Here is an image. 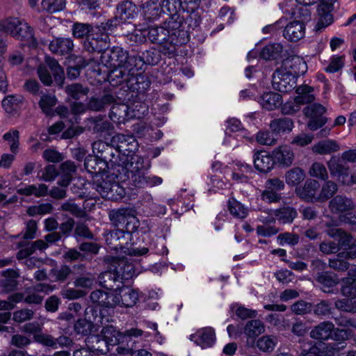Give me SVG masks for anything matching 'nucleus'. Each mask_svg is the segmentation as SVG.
<instances>
[{
    "mask_svg": "<svg viewBox=\"0 0 356 356\" xmlns=\"http://www.w3.org/2000/svg\"><path fill=\"white\" fill-rule=\"evenodd\" d=\"M128 52L120 47L105 49L100 56L101 63L106 67L108 81L113 86L125 84L128 99L134 97V65L130 62Z\"/></svg>",
    "mask_w": 356,
    "mask_h": 356,
    "instance_id": "obj_1",
    "label": "nucleus"
},
{
    "mask_svg": "<svg viewBox=\"0 0 356 356\" xmlns=\"http://www.w3.org/2000/svg\"><path fill=\"white\" fill-rule=\"evenodd\" d=\"M134 210L121 209L110 213L111 220L117 226L124 225L123 229L110 230L104 234L108 247L114 250H120L127 255L134 254V243H131L134 233Z\"/></svg>",
    "mask_w": 356,
    "mask_h": 356,
    "instance_id": "obj_2",
    "label": "nucleus"
},
{
    "mask_svg": "<svg viewBox=\"0 0 356 356\" xmlns=\"http://www.w3.org/2000/svg\"><path fill=\"white\" fill-rule=\"evenodd\" d=\"M104 309H100L99 316H96L94 318L97 324L99 323L103 327L99 335L108 341L111 346L119 344L117 352L120 355L132 356L134 341H131V337L134 335V328L124 334L118 332L113 325L108 324L113 321V318L110 314L106 315Z\"/></svg>",
    "mask_w": 356,
    "mask_h": 356,
    "instance_id": "obj_3",
    "label": "nucleus"
},
{
    "mask_svg": "<svg viewBox=\"0 0 356 356\" xmlns=\"http://www.w3.org/2000/svg\"><path fill=\"white\" fill-rule=\"evenodd\" d=\"M119 141L118 149L123 153L120 159L121 163L109 166L108 172L111 178H114L126 186H131V179L134 177V151L130 147L132 146L131 142H129L124 136L119 137Z\"/></svg>",
    "mask_w": 356,
    "mask_h": 356,
    "instance_id": "obj_4",
    "label": "nucleus"
},
{
    "mask_svg": "<svg viewBox=\"0 0 356 356\" xmlns=\"http://www.w3.org/2000/svg\"><path fill=\"white\" fill-rule=\"evenodd\" d=\"M37 74L40 81L47 86H50L54 81L58 87H63L65 81L63 68L58 62L49 56L46 57L45 63L39 65Z\"/></svg>",
    "mask_w": 356,
    "mask_h": 356,
    "instance_id": "obj_5",
    "label": "nucleus"
},
{
    "mask_svg": "<svg viewBox=\"0 0 356 356\" xmlns=\"http://www.w3.org/2000/svg\"><path fill=\"white\" fill-rule=\"evenodd\" d=\"M169 36L163 45V54L173 57L176 54L177 46L187 43L189 40V31L182 27L181 20H170L168 22Z\"/></svg>",
    "mask_w": 356,
    "mask_h": 356,
    "instance_id": "obj_6",
    "label": "nucleus"
},
{
    "mask_svg": "<svg viewBox=\"0 0 356 356\" xmlns=\"http://www.w3.org/2000/svg\"><path fill=\"white\" fill-rule=\"evenodd\" d=\"M0 31L9 33L22 41H31L34 38L33 29L23 19L10 17L0 22Z\"/></svg>",
    "mask_w": 356,
    "mask_h": 356,
    "instance_id": "obj_7",
    "label": "nucleus"
},
{
    "mask_svg": "<svg viewBox=\"0 0 356 356\" xmlns=\"http://www.w3.org/2000/svg\"><path fill=\"white\" fill-rule=\"evenodd\" d=\"M139 26L135 25V42H144L147 38L151 42L159 44L161 47V51L163 53V45L167 43L169 36L168 28L151 26L143 29Z\"/></svg>",
    "mask_w": 356,
    "mask_h": 356,
    "instance_id": "obj_8",
    "label": "nucleus"
},
{
    "mask_svg": "<svg viewBox=\"0 0 356 356\" xmlns=\"http://www.w3.org/2000/svg\"><path fill=\"white\" fill-rule=\"evenodd\" d=\"M137 156L135 161V187H152L162 183V179L159 177L146 176L145 171L150 167V161L147 156Z\"/></svg>",
    "mask_w": 356,
    "mask_h": 356,
    "instance_id": "obj_9",
    "label": "nucleus"
},
{
    "mask_svg": "<svg viewBox=\"0 0 356 356\" xmlns=\"http://www.w3.org/2000/svg\"><path fill=\"white\" fill-rule=\"evenodd\" d=\"M326 111V108L318 103H313L305 107L303 113L309 119L307 128L314 131L323 127L329 121L324 115Z\"/></svg>",
    "mask_w": 356,
    "mask_h": 356,
    "instance_id": "obj_10",
    "label": "nucleus"
},
{
    "mask_svg": "<svg viewBox=\"0 0 356 356\" xmlns=\"http://www.w3.org/2000/svg\"><path fill=\"white\" fill-rule=\"evenodd\" d=\"M104 261L110 265V269L116 272L119 277H120V282L129 281L134 277V264L129 262L127 259L122 257L118 259L113 257H106Z\"/></svg>",
    "mask_w": 356,
    "mask_h": 356,
    "instance_id": "obj_11",
    "label": "nucleus"
},
{
    "mask_svg": "<svg viewBox=\"0 0 356 356\" xmlns=\"http://www.w3.org/2000/svg\"><path fill=\"white\" fill-rule=\"evenodd\" d=\"M327 165L332 177H335L343 185L348 186L350 168L340 157L332 156Z\"/></svg>",
    "mask_w": 356,
    "mask_h": 356,
    "instance_id": "obj_12",
    "label": "nucleus"
},
{
    "mask_svg": "<svg viewBox=\"0 0 356 356\" xmlns=\"http://www.w3.org/2000/svg\"><path fill=\"white\" fill-rule=\"evenodd\" d=\"M292 75L278 67L272 75L273 88L281 92L286 93L294 88V81Z\"/></svg>",
    "mask_w": 356,
    "mask_h": 356,
    "instance_id": "obj_13",
    "label": "nucleus"
},
{
    "mask_svg": "<svg viewBox=\"0 0 356 356\" xmlns=\"http://www.w3.org/2000/svg\"><path fill=\"white\" fill-rule=\"evenodd\" d=\"M95 35H91L86 38L83 43V50L90 54H102V52L109 47L110 38L106 35H101L95 33Z\"/></svg>",
    "mask_w": 356,
    "mask_h": 356,
    "instance_id": "obj_14",
    "label": "nucleus"
},
{
    "mask_svg": "<svg viewBox=\"0 0 356 356\" xmlns=\"http://www.w3.org/2000/svg\"><path fill=\"white\" fill-rule=\"evenodd\" d=\"M280 68L293 76H298L306 72L307 66L302 57L293 55L285 58Z\"/></svg>",
    "mask_w": 356,
    "mask_h": 356,
    "instance_id": "obj_15",
    "label": "nucleus"
},
{
    "mask_svg": "<svg viewBox=\"0 0 356 356\" xmlns=\"http://www.w3.org/2000/svg\"><path fill=\"white\" fill-rule=\"evenodd\" d=\"M319 182L313 179H308L301 187L296 188L297 195L307 202H318L317 193L320 188Z\"/></svg>",
    "mask_w": 356,
    "mask_h": 356,
    "instance_id": "obj_16",
    "label": "nucleus"
},
{
    "mask_svg": "<svg viewBox=\"0 0 356 356\" xmlns=\"http://www.w3.org/2000/svg\"><path fill=\"white\" fill-rule=\"evenodd\" d=\"M190 339L202 348H207L213 346L216 341V333L211 327H207L198 330L195 333L190 336Z\"/></svg>",
    "mask_w": 356,
    "mask_h": 356,
    "instance_id": "obj_17",
    "label": "nucleus"
},
{
    "mask_svg": "<svg viewBox=\"0 0 356 356\" xmlns=\"http://www.w3.org/2000/svg\"><path fill=\"white\" fill-rule=\"evenodd\" d=\"M109 118L115 123H125L134 118V109L127 104H113Z\"/></svg>",
    "mask_w": 356,
    "mask_h": 356,
    "instance_id": "obj_18",
    "label": "nucleus"
},
{
    "mask_svg": "<svg viewBox=\"0 0 356 356\" xmlns=\"http://www.w3.org/2000/svg\"><path fill=\"white\" fill-rule=\"evenodd\" d=\"M339 220L331 218L323 222L324 232L331 238L343 239L342 245H349L350 236L342 229L339 228Z\"/></svg>",
    "mask_w": 356,
    "mask_h": 356,
    "instance_id": "obj_19",
    "label": "nucleus"
},
{
    "mask_svg": "<svg viewBox=\"0 0 356 356\" xmlns=\"http://www.w3.org/2000/svg\"><path fill=\"white\" fill-rule=\"evenodd\" d=\"M254 166L262 173L271 171L275 164L273 155L266 151H257L253 156Z\"/></svg>",
    "mask_w": 356,
    "mask_h": 356,
    "instance_id": "obj_20",
    "label": "nucleus"
},
{
    "mask_svg": "<svg viewBox=\"0 0 356 356\" xmlns=\"http://www.w3.org/2000/svg\"><path fill=\"white\" fill-rule=\"evenodd\" d=\"M49 49L56 55H70L74 49V42L69 38H56L49 44Z\"/></svg>",
    "mask_w": 356,
    "mask_h": 356,
    "instance_id": "obj_21",
    "label": "nucleus"
},
{
    "mask_svg": "<svg viewBox=\"0 0 356 356\" xmlns=\"http://www.w3.org/2000/svg\"><path fill=\"white\" fill-rule=\"evenodd\" d=\"M354 207L355 204L351 199L341 195H336L329 202L330 211L339 215L351 211Z\"/></svg>",
    "mask_w": 356,
    "mask_h": 356,
    "instance_id": "obj_22",
    "label": "nucleus"
},
{
    "mask_svg": "<svg viewBox=\"0 0 356 356\" xmlns=\"http://www.w3.org/2000/svg\"><path fill=\"white\" fill-rule=\"evenodd\" d=\"M305 34V26L303 22L293 21L287 24L283 31L284 37L291 42H297Z\"/></svg>",
    "mask_w": 356,
    "mask_h": 356,
    "instance_id": "obj_23",
    "label": "nucleus"
},
{
    "mask_svg": "<svg viewBox=\"0 0 356 356\" xmlns=\"http://www.w3.org/2000/svg\"><path fill=\"white\" fill-rule=\"evenodd\" d=\"M117 96L115 94L104 92L99 97H91L88 102V108L94 111H102L106 107L116 103Z\"/></svg>",
    "mask_w": 356,
    "mask_h": 356,
    "instance_id": "obj_24",
    "label": "nucleus"
},
{
    "mask_svg": "<svg viewBox=\"0 0 356 356\" xmlns=\"http://www.w3.org/2000/svg\"><path fill=\"white\" fill-rule=\"evenodd\" d=\"M84 167L86 170L92 175L98 176L100 174L106 172V170H108L109 166L106 164L99 156L98 154L95 156L89 155L84 160Z\"/></svg>",
    "mask_w": 356,
    "mask_h": 356,
    "instance_id": "obj_25",
    "label": "nucleus"
},
{
    "mask_svg": "<svg viewBox=\"0 0 356 356\" xmlns=\"http://www.w3.org/2000/svg\"><path fill=\"white\" fill-rule=\"evenodd\" d=\"M272 155L275 162L285 167L290 166L294 160V154L291 147L287 145H281L275 148Z\"/></svg>",
    "mask_w": 356,
    "mask_h": 356,
    "instance_id": "obj_26",
    "label": "nucleus"
},
{
    "mask_svg": "<svg viewBox=\"0 0 356 356\" xmlns=\"http://www.w3.org/2000/svg\"><path fill=\"white\" fill-rule=\"evenodd\" d=\"M122 24H131L134 19V4L129 1H123L117 6L115 14Z\"/></svg>",
    "mask_w": 356,
    "mask_h": 356,
    "instance_id": "obj_27",
    "label": "nucleus"
},
{
    "mask_svg": "<svg viewBox=\"0 0 356 356\" xmlns=\"http://www.w3.org/2000/svg\"><path fill=\"white\" fill-rule=\"evenodd\" d=\"M161 60V51L151 49L143 51L141 55L135 56V67H136L140 63L141 65L138 67V69L141 70L143 65H155L159 63Z\"/></svg>",
    "mask_w": 356,
    "mask_h": 356,
    "instance_id": "obj_28",
    "label": "nucleus"
},
{
    "mask_svg": "<svg viewBox=\"0 0 356 356\" xmlns=\"http://www.w3.org/2000/svg\"><path fill=\"white\" fill-rule=\"evenodd\" d=\"M333 8H329L323 5H318L317 8L318 22L315 26L316 31H321L323 29L329 26L334 22L332 15Z\"/></svg>",
    "mask_w": 356,
    "mask_h": 356,
    "instance_id": "obj_29",
    "label": "nucleus"
},
{
    "mask_svg": "<svg viewBox=\"0 0 356 356\" xmlns=\"http://www.w3.org/2000/svg\"><path fill=\"white\" fill-rule=\"evenodd\" d=\"M334 324L330 321H323L315 326L310 332V337L317 340H327L332 337Z\"/></svg>",
    "mask_w": 356,
    "mask_h": 356,
    "instance_id": "obj_30",
    "label": "nucleus"
},
{
    "mask_svg": "<svg viewBox=\"0 0 356 356\" xmlns=\"http://www.w3.org/2000/svg\"><path fill=\"white\" fill-rule=\"evenodd\" d=\"M131 191L132 188H130V186H126L115 180L112 188H109V191L104 195V198L111 201H118L125 197L126 195H131Z\"/></svg>",
    "mask_w": 356,
    "mask_h": 356,
    "instance_id": "obj_31",
    "label": "nucleus"
},
{
    "mask_svg": "<svg viewBox=\"0 0 356 356\" xmlns=\"http://www.w3.org/2000/svg\"><path fill=\"white\" fill-rule=\"evenodd\" d=\"M1 274L5 277V279L0 281V286L3 291L6 293L14 291L18 284L17 279L19 277V273L10 268L3 270Z\"/></svg>",
    "mask_w": 356,
    "mask_h": 356,
    "instance_id": "obj_32",
    "label": "nucleus"
},
{
    "mask_svg": "<svg viewBox=\"0 0 356 356\" xmlns=\"http://www.w3.org/2000/svg\"><path fill=\"white\" fill-rule=\"evenodd\" d=\"M60 178L58 181V184L62 187L67 186L72 179L73 175L76 171V166L72 161H66L60 165Z\"/></svg>",
    "mask_w": 356,
    "mask_h": 356,
    "instance_id": "obj_33",
    "label": "nucleus"
},
{
    "mask_svg": "<svg viewBox=\"0 0 356 356\" xmlns=\"http://www.w3.org/2000/svg\"><path fill=\"white\" fill-rule=\"evenodd\" d=\"M313 92L314 88L308 85L299 86L296 89L298 95L294 98V103L299 106L307 104H312L315 100Z\"/></svg>",
    "mask_w": 356,
    "mask_h": 356,
    "instance_id": "obj_34",
    "label": "nucleus"
},
{
    "mask_svg": "<svg viewBox=\"0 0 356 356\" xmlns=\"http://www.w3.org/2000/svg\"><path fill=\"white\" fill-rule=\"evenodd\" d=\"M269 127L275 135L289 133L293 128V121L287 117L276 118L270 121Z\"/></svg>",
    "mask_w": 356,
    "mask_h": 356,
    "instance_id": "obj_35",
    "label": "nucleus"
},
{
    "mask_svg": "<svg viewBox=\"0 0 356 356\" xmlns=\"http://www.w3.org/2000/svg\"><path fill=\"white\" fill-rule=\"evenodd\" d=\"M110 266L108 264V270L102 274L99 277V282L101 286L108 291H117L120 286L119 284H116V282H119L120 277H119L116 272L110 269Z\"/></svg>",
    "mask_w": 356,
    "mask_h": 356,
    "instance_id": "obj_36",
    "label": "nucleus"
},
{
    "mask_svg": "<svg viewBox=\"0 0 356 356\" xmlns=\"http://www.w3.org/2000/svg\"><path fill=\"white\" fill-rule=\"evenodd\" d=\"M276 220L280 224H291L298 216V211L296 208L286 206L275 210Z\"/></svg>",
    "mask_w": 356,
    "mask_h": 356,
    "instance_id": "obj_37",
    "label": "nucleus"
},
{
    "mask_svg": "<svg viewBox=\"0 0 356 356\" xmlns=\"http://www.w3.org/2000/svg\"><path fill=\"white\" fill-rule=\"evenodd\" d=\"M261 106L268 111H273L279 107L282 103V96L274 92L264 93L259 97Z\"/></svg>",
    "mask_w": 356,
    "mask_h": 356,
    "instance_id": "obj_38",
    "label": "nucleus"
},
{
    "mask_svg": "<svg viewBox=\"0 0 356 356\" xmlns=\"http://www.w3.org/2000/svg\"><path fill=\"white\" fill-rule=\"evenodd\" d=\"M142 14L147 20L157 19L163 13L161 3L154 1H148L141 6Z\"/></svg>",
    "mask_w": 356,
    "mask_h": 356,
    "instance_id": "obj_39",
    "label": "nucleus"
},
{
    "mask_svg": "<svg viewBox=\"0 0 356 356\" xmlns=\"http://www.w3.org/2000/svg\"><path fill=\"white\" fill-rule=\"evenodd\" d=\"M312 152L320 155L329 154L339 150V145L333 140H323L313 145Z\"/></svg>",
    "mask_w": 356,
    "mask_h": 356,
    "instance_id": "obj_40",
    "label": "nucleus"
},
{
    "mask_svg": "<svg viewBox=\"0 0 356 356\" xmlns=\"http://www.w3.org/2000/svg\"><path fill=\"white\" fill-rule=\"evenodd\" d=\"M17 193L21 195H35L37 197H40L48 194V186L44 184L26 185L24 188H18Z\"/></svg>",
    "mask_w": 356,
    "mask_h": 356,
    "instance_id": "obj_41",
    "label": "nucleus"
},
{
    "mask_svg": "<svg viewBox=\"0 0 356 356\" xmlns=\"http://www.w3.org/2000/svg\"><path fill=\"white\" fill-rule=\"evenodd\" d=\"M97 33L96 26L88 23L74 22L72 25V35L76 38H87Z\"/></svg>",
    "mask_w": 356,
    "mask_h": 356,
    "instance_id": "obj_42",
    "label": "nucleus"
},
{
    "mask_svg": "<svg viewBox=\"0 0 356 356\" xmlns=\"http://www.w3.org/2000/svg\"><path fill=\"white\" fill-rule=\"evenodd\" d=\"M162 11L170 17V20L179 19V11L181 6V0H163L161 3Z\"/></svg>",
    "mask_w": 356,
    "mask_h": 356,
    "instance_id": "obj_43",
    "label": "nucleus"
},
{
    "mask_svg": "<svg viewBox=\"0 0 356 356\" xmlns=\"http://www.w3.org/2000/svg\"><path fill=\"white\" fill-rule=\"evenodd\" d=\"M305 170L300 167L289 170L285 174L286 183L290 186H297L305 179Z\"/></svg>",
    "mask_w": 356,
    "mask_h": 356,
    "instance_id": "obj_44",
    "label": "nucleus"
},
{
    "mask_svg": "<svg viewBox=\"0 0 356 356\" xmlns=\"http://www.w3.org/2000/svg\"><path fill=\"white\" fill-rule=\"evenodd\" d=\"M120 25L122 24L120 22L119 19H118L117 16L115 15L114 17L107 19L105 22L97 24V33L101 35H106L109 38V35L114 33Z\"/></svg>",
    "mask_w": 356,
    "mask_h": 356,
    "instance_id": "obj_45",
    "label": "nucleus"
},
{
    "mask_svg": "<svg viewBox=\"0 0 356 356\" xmlns=\"http://www.w3.org/2000/svg\"><path fill=\"white\" fill-rule=\"evenodd\" d=\"M135 90H136L138 93L136 96H139V99L145 100V92L150 86V81L147 75L141 72L135 74Z\"/></svg>",
    "mask_w": 356,
    "mask_h": 356,
    "instance_id": "obj_46",
    "label": "nucleus"
},
{
    "mask_svg": "<svg viewBox=\"0 0 356 356\" xmlns=\"http://www.w3.org/2000/svg\"><path fill=\"white\" fill-rule=\"evenodd\" d=\"M115 181V179L114 178L109 177V172L107 170L102 175L101 178L94 182L93 188L104 198V195L109 191V188H112Z\"/></svg>",
    "mask_w": 356,
    "mask_h": 356,
    "instance_id": "obj_47",
    "label": "nucleus"
},
{
    "mask_svg": "<svg viewBox=\"0 0 356 356\" xmlns=\"http://www.w3.org/2000/svg\"><path fill=\"white\" fill-rule=\"evenodd\" d=\"M227 208L230 213L236 218L244 219L248 214V208L234 197L227 201Z\"/></svg>",
    "mask_w": 356,
    "mask_h": 356,
    "instance_id": "obj_48",
    "label": "nucleus"
},
{
    "mask_svg": "<svg viewBox=\"0 0 356 356\" xmlns=\"http://www.w3.org/2000/svg\"><path fill=\"white\" fill-rule=\"evenodd\" d=\"M338 191L337 184L331 180H326L317 196L318 202H325L331 198Z\"/></svg>",
    "mask_w": 356,
    "mask_h": 356,
    "instance_id": "obj_49",
    "label": "nucleus"
},
{
    "mask_svg": "<svg viewBox=\"0 0 356 356\" xmlns=\"http://www.w3.org/2000/svg\"><path fill=\"white\" fill-rule=\"evenodd\" d=\"M283 47L280 43L268 44L262 49L260 56L265 60H275L280 56Z\"/></svg>",
    "mask_w": 356,
    "mask_h": 356,
    "instance_id": "obj_50",
    "label": "nucleus"
},
{
    "mask_svg": "<svg viewBox=\"0 0 356 356\" xmlns=\"http://www.w3.org/2000/svg\"><path fill=\"white\" fill-rule=\"evenodd\" d=\"M22 102V97L17 95H8L2 101V106L5 111L10 114L17 113Z\"/></svg>",
    "mask_w": 356,
    "mask_h": 356,
    "instance_id": "obj_51",
    "label": "nucleus"
},
{
    "mask_svg": "<svg viewBox=\"0 0 356 356\" xmlns=\"http://www.w3.org/2000/svg\"><path fill=\"white\" fill-rule=\"evenodd\" d=\"M264 332V325L260 320L249 321L245 327V334L250 339H254Z\"/></svg>",
    "mask_w": 356,
    "mask_h": 356,
    "instance_id": "obj_52",
    "label": "nucleus"
},
{
    "mask_svg": "<svg viewBox=\"0 0 356 356\" xmlns=\"http://www.w3.org/2000/svg\"><path fill=\"white\" fill-rule=\"evenodd\" d=\"M316 280L322 285V289L325 293H332L331 289L338 284V278L327 273L318 274Z\"/></svg>",
    "mask_w": 356,
    "mask_h": 356,
    "instance_id": "obj_53",
    "label": "nucleus"
},
{
    "mask_svg": "<svg viewBox=\"0 0 356 356\" xmlns=\"http://www.w3.org/2000/svg\"><path fill=\"white\" fill-rule=\"evenodd\" d=\"M179 19L181 20L182 27L188 28L189 31L190 29L194 30L198 27L201 22L200 15L195 10H188L186 12V15H183L181 18L179 17Z\"/></svg>",
    "mask_w": 356,
    "mask_h": 356,
    "instance_id": "obj_54",
    "label": "nucleus"
},
{
    "mask_svg": "<svg viewBox=\"0 0 356 356\" xmlns=\"http://www.w3.org/2000/svg\"><path fill=\"white\" fill-rule=\"evenodd\" d=\"M65 92L72 99L79 100L87 96L89 89L88 87H83L81 83H76L68 85L65 88Z\"/></svg>",
    "mask_w": 356,
    "mask_h": 356,
    "instance_id": "obj_55",
    "label": "nucleus"
},
{
    "mask_svg": "<svg viewBox=\"0 0 356 356\" xmlns=\"http://www.w3.org/2000/svg\"><path fill=\"white\" fill-rule=\"evenodd\" d=\"M57 99L55 95L51 94H43L38 102L39 106L42 112L50 115L52 113L53 107L56 106Z\"/></svg>",
    "mask_w": 356,
    "mask_h": 356,
    "instance_id": "obj_56",
    "label": "nucleus"
},
{
    "mask_svg": "<svg viewBox=\"0 0 356 356\" xmlns=\"http://www.w3.org/2000/svg\"><path fill=\"white\" fill-rule=\"evenodd\" d=\"M310 177L326 181L328 179L329 175L325 165L321 162L313 163L308 171Z\"/></svg>",
    "mask_w": 356,
    "mask_h": 356,
    "instance_id": "obj_57",
    "label": "nucleus"
},
{
    "mask_svg": "<svg viewBox=\"0 0 356 356\" xmlns=\"http://www.w3.org/2000/svg\"><path fill=\"white\" fill-rule=\"evenodd\" d=\"M230 309L234 312L236 316L242 320L254 318L257 316V312L254 309H248L238 303L232 304Z\"/></svg>",
    "mask_w": 356,
    "mask_h": 356,
    "instance_id": "obj_58",
    "label": "nucleus"
},
{
    "mask_svg": "<svg viewBox=\"0 0 356 356\" xmlns=\"http://www.w3.org/2000/svg\"><path fill=\"white\" fill-rule=\"evenodd\" d=\"M118 290L120 291V292L118 293L120 297L119 305L124 306L125 307H132L134 305V289L124 285L120 287Z\"/></svg>",
    "mask_w": 356,
    "mask_h": 356,
    "instance_id": "obj_59",
    "label": "nucleus"
},
{
    "mask_svg": "<svg viewBox=\"0 0 356 356\" xmlns=\"http://www.w3.org/2000/svg\"><path fill=\"white\" fill-rule=\"evenodd\" d=\"M146 132H148V134L150 136L151 138L155 140H158L163 137L162 131L159 129L154 131V135H153V130L148 128L145 125V123L143 121H140L138 123L135 124V134H136L138 137L145 136Z\"/></svg>",
    "mask_w": 356,
    "mask_h": 356,
    "instance_id": "obj_60",
    "label": "nucleus"
},
{
    "mask_svg": "<svg viewBox=\"0 0 356 356\" xmlns=\"http://www.w3.org/2000/svg\"><path fill=\"white\" fill-rule=\"evenodd\" d=\"M321 356H339L345 346L342 343H319Z\"/></svg>",
    "mask_w": 356,
    "mask_h": 356,
    "instance_id": "obj_61",
    "label": "nucleus"
},
{
    "mask_svg": "<svg viewBox=\"0 0 356 356\" xmlns=\"http://www.w3.org/2000/svg\"><path fill=\"white\" fill-rule=\"evenodd\" d=\"M95 277L90 273H87L77 277L74 280V285L78 288L91 289L95 284Z\"/></svg>",
    "mask_w": 356,
    "mask_h": 356,
    "instance_id": "obj_62",
    "label": "nucleus"
},
{
    "mask_svg": "<svg viewBox=\"0 0 356 356\" xmlns=\"http://www.w3.org/2000/svg\"><path fill=\"white\" fill-rule=\"evenodd\" d=\"M94 327L91 321L86 318L79 319L74 325V330L77 334L82 336L89 335Z\"/></svg>",
    "mask_w": 356,
    "mask_h": 356,
    "instance_id": "obj_63",
    "label": "nucleus"
},
{
    "mask_svg": "<svg viewBox=\"0 0 356 356\" xmlns=\"http://www.w3.org/2000/svg\"><path fill=\"white\" fill-rule=\"evenodd\" d=\"M299 356H321V349L318 344L305 343L300 346L298 351Z\"/></svg>",
    "mask_w": 356,
    "mask_h": 356,
    "instance_id": "obj_64",
    "label": "nucleus"
}]
</instances>
